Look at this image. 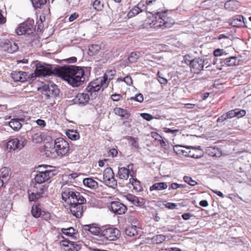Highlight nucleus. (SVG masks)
<instances>
[{"instance_id":"f257e3e1","label":"nucleus","mask_w":251,"mask_h":251,"mask_svg":"<svg viewBox=\"0 0 251 251\" xmlns=\"http://www.w3.org/2000/svg\"><path fill=\"white\" fill-rule=\"evenodd\" d=\"M56 72L73 87L79 86L85 81L84 70L79 67L65 66L57 68Z\"/></svg>"},{"instance_id":"f03ea898","label":"nucleus","mask_w":251,"mask_h":251,"mask_svg":"<svg viewBox=\"0 0 251 251\" xmlns=\"http://www.w3.org/2000/svg\"><path fill=\"white\" fill-rule=\"evenodd\" d=\"M115 74V71H107L103 77L97 78L90 83L87 87V91L91 93L92 97H95L101 87L103 89L108 86L109 81L113 78Z\"/></svg>"},{"instance_id":"7ed1b4c3","label":"nucleus","mask_w":251,"mask_h":251,"mask_svg":"<svg viewBox=\"0 0 251 251\" xmlns=\"http://www.w3.org/2000/svg\"><path fill=\"white\" fill-rule=\"evenodd\" d=\"M148 23L153 28H170L175 23L174 20L168 17L166 11L157 12L148 19Z\"/></svg>"},{"instance_id":"20e7f679","label":"nucleus","mask_w":251,"mask_h":251,"mask_svg":"<svg viewBox=\"0 0 251 251\" xmlns=\"http://www.w3.org/2000/svg\"><path fill=\"white\" fill-rule=\"evenodd\" d=\"M62 199L69 205L79 201L80 203H86V199L80 194L75 191L72 186L63 185L62 187Z\"/></svg>"},{"instance_id":"39448f33","label":"nucleus","mask_w":251,"mask_h":251,"mask_svg":"<svg viewBox=\"0 0 251 251\" xmlns=\"http://www.w3.org/2000/svg\"><path fill=\"white\" fill-rule=\"evenodd\" d=\"M98 179L108 187L114 188L117 186V181L114 178V174L111 168H106L104 170L102 175L101 174L99 175Z\"/></svg>"},{"instance_id":"423d86ee","label":"nucleus","mask_w":251,"mask_h":251,"mask_svg":"<svg viewBox=\"0 0 251 251\" xmlns=\"http://www.w3.org/2000/svg\"><path fill=\"white\" fill-rule=\"evenodd\" d=\"M54 148L57 155L60 157L67 155L69 151L68 143L63 138H59L54 141Z\"/></svg>"},{"instance_id":"0eeeda50","label":"nucleus","mask_w":251,"mask_h":251,"mask_svg":"<svg viewBox=\"0 0 251 251\" xmlns=\"http://www.w3.org/2000/svg\"><path fill=\"white\" fill-rule=\"evenodd\" d=\"M42 92L43 95L47 99H52L54 101V99L58 95L59 90L56 85L53 83L50 84H45L42 87Z\"/></svg>"},{"instance_id":"6e6552de","label":"nucleus","mask_w":251,"mask_h":251,"mask_svg":"<svg viewBox=\"0 0 251 251\" xmlns=\"http://www.w3.org/2000/svg\"><path fill=\"white\" fill-rule=\"evenodd\" d=\"M26 143V140L23 137L20 139H11L7 142L6 148L9 151H14L16 149L20 150L24 147Z\"/></svg>"},{"instance_id":"1a4fd4ad","label":"nucleus","mask_w":251,"mask_h":251,"mask_svg":"<svg viewBox=\"0 0 251 251\" xmlns=\"http://www.w3.org/2000/svg\"><path fill=\"white\" fill-rule=\"evenodd\" d=\"M44 185L35 184L31 186L28 190L29 200L34 201L38 199L44 193Z\"/></svg>"},{"instance_id":"9d476101","label":"nucleus","mask_w":251,"mask_h":251,"mask_svg":"<svg viewBox=\"0 0 251 251\" xmlns=\"http://www.w3.org/2000/svg\"><path fill=\"white\" fill-rule=\"evenodd\" d=\"M54 175L53 172L50 170H47L46 171H41L39 172L35 176L34 180L36 182L35 184H39L43 185L42 184L47 181L50 178Z\"/></svg>"},{"instance_id":"9b49d317","label":"nucleus","mask_w":251,"mask_h":251,"mask_svg":"<svg viewBox=\"0 0 251 251\" xmlns=\"http://www.w3.org/2000/svg\"><path fill=\"white\" fill-rule=\"evenodd\" d=\"M120 231L116 228H107L104 229L101 232V236L109 241H114L120 235Z\"/></svg>"},{"instance_id":"f8f14e48","label":"nucleus","mask_w":251,"mask_h":251,"mask_svg":"<svg viewBox=\"0 0 251 251\" xmlns=\"http://www.w3.org/2000/svg\"><path fill=\"white\" fill-rule=\"evenodd\" d=\"M185 150L187 153H185L183 156L188 157L199 158L202 156L201 147L186 146Z\"/></svg>"},{"instance_id":"ddd939ff","label":"nucleus","mask_w":251,"mask_h":251,"mask_svg":"<svg viewBox=\"0 0 251 251\" xmlns=\"http://www.w3.org/2000/svg\"><path fill=\"white\" fill-rule=\"evenodd\" d=\"M60 245L64 251H79L81 248L80 245L66 240L60 241Z\"/></svg>"},{"instance_id":"4468645a","label":"nucleus","mask_w":251,"mask_h":251,"mask_svg":"<svg viewBox=\"0 0 251 251\" xmlns=\"http://www.w3.org/2000/svg\"><path fill=\"white\" fill-rule=\"evenodd\" d=\"M84 203L77 201L70 205V211L76 218H79L82 217L84 210V206L82 205Z\"/></svg>"},{"instance_id":"2eb2a0df","label":"nucleus","mask_w":251,"mask_h":251,"mask_svg":"<svg viewBox=\"0 0 251 251\" xmlns=\"http://www.w3.org/2000/svg\"><path fill=\"white\" fill-rule=\"evenodd\" d=\"M134 174L133 165L130 164L127 165V168L122 167L119 168L118 174L120 178L127 179L129 176H130L132 177Z\"/></svg>"},{"instance_id":"dca6fc26","label":"nucleus","mask_w":251,"mask_h":251,"mask_svg":"<svg viewBox=\"0 0 251 251\" xmlns=\"http://www.w3.org/2000/svg\"><path fill=\"white\" fill-rule=\"evenodd\" d=\"M204 60L200 58L192 60L190 62V66L192 72L198 74L203 70Z\"/></svg>"},{"instance_id":"f3484780","label":"nucleus","mask_w":251,"mask_h":251,"mask_svg":"<svg viewBox=\"0 0 251 251\" xmlns=\"http://www.w3.org/2000/svg\"><path fill=\"white\" fill-rule=\"evenodd\" d=\"M33 31L32 25L27 23H23L19 25L16 32L18 35L30 34Z\"/></svg>"},{"instance_id":"a211bd4d","label":"nucleus","mask_w":251,"mask_h":251,"mask_svg":"<svg viewBox=\"0 0 251 251\" xmlns=\"http://www.w3.org/2000/svg\"><path fill=\"white\" fill-rule=\"evenodd\" d=\"M86 91H87L86 90ZM88 93H78L75 97L74 100L75 102L76 103H78L79 104L81 105H85L86 104L89 100L90 99V95L92 99L95 98L97 96L95 97H92V96L91 95L90 93H89L88 91H87Z\"/></svg>"},{"instance_id":"6ab92c4d","label":"nucleus","mask_w":251,"mask_h":251,"mask_svg":"<svg viewBox=\"0 0 251 251\" xmlns=\"http://www.w3.org/2000/svg\"><path fill=\"white\" fill-rule=\"evenodd\" d=\"M35 74L37 76H47L51 75L52 71L49 65H42L40 64L36 65L35 71Z\"/></svg>"},{"instance_id":"aec40b11","label":"nucleus","mask_w":251,"mask_h":251,"mask_svg":"<svg viewBox=\"0 0 251 251\" xmlns=\"http://www.w3.org/2000/svg\"><path fill=\"white\" fill-rule=\"evenodd\" d=\"M111 207L112 211L114 213L119 215L125 214L127 210L126 205L118 201L112 202L111 203Z\"/></svg>"},{"instance_id":"412c9836","label":"nucleus","mask_w":251,"mask_h":251,"mask_svg":"<svg viewBox=\"0 0 251 251\" xmlns=\"http://www.w3.org/2000/svg\"><path fill=\"white\" fill-rule=\"evenodd\" d=\"M3 49L9 53H12L18 50V46L13 41L5 40L1 45Z\"/></svg>"},{"instance_id":"4be33fe9","label":"nucleus","mask_w":251,"mask_h":251,"mask_svg":"<svg viewBox=\"0 0 251 251\" xmlns=\"http://www.w3.org/2000/svg\"><path fill=\"white\" fill-rule=\"evenodd\" d=\"M11 76L14 81L24 82L29 78L28 74L22 71H14L11 74Z\"/></svg>"},{"instance_id":"5701e85b","label":"nucleus","mask_w":251,"mask_h":251,"mask_svg":"<svg viewBox=\"0 0 251 251\" xmlns=\"http://www.w3.org/2000/svg\"><path fill=\"white\" fill-rule=\"evenodd\" d=\"M126 198L129 201L138 206H143L146 203V200L144 199L141 197H136L131 194L127 195Z\"/></svg>"},{"instance_id":"b1692460","label":"nucleus","mask_w":251,"mask_h":251,"mask_svg":"<svg viewBox=\"0 0 251 251\" xmlns=\"http://www.w3.org/2000/svg\"><path fill=\"white\" fill-rule=\"evenodd\" d=\"M246 19L241 15H237L234 17L230 21V24L235 27H243L246 26L245 21Z\"/></svg>"},{"instance_id":"393cba45","label":"nucleus","mask_w":251,"mask_h":251,"mask_svg":"<svg viewBox=\"0 0 251 251\" xmlns=\"http://www.w3.org/2000/svg\"><path fill=\"white\" fill-rule=\"evenodd\" d=\"M61 232L64 235L68 237H70L73 239L76 240L77 238L78 233L76 230L73 227H70L67 228H62L61 229Z\"/></svg>"},{"instance_id":"a878e982","label":"nucleus","mask_w":251,"mask_h":251,"mask_svg":"<svg viewBox=\"0 0 251 251\" xmlns=\"http://www.w3.org/2000/svg\"><path fill=\"white\" fill-rule=\"evenodd\" d=\"M83 229L85 231H89L91 233L95 235H99L101 236L102 230L100 228L94 225H86L83 226Z\"/></svg>"},{"instance_id":"bb28decb","label":"nucleus","mask_w":251,"mask_h":251,"mask_svg":"<svg viewBox=\"0 0 251 251\" xmlns=\"http://www.w3.org/2000/svg\"><path fill=\"white\" fill-rule=\"evenodd\" d=\"M239 6V2L234 0H228L225 4V8L229 11H235Z\"/></svg>"},{"instance_id":"cd10ccee","label":"nucleus","mask_w":251,"mask_h":251,"mask_svg":"<svg viewBox=\"0 0 251 251\" xmlns=\"http://www.w3.org/2000/svg\"><path fill=\"white\" fill-rule=\"evenodd\" d=\"M83 182L85 186L90 189H96L98 187V183L92 178H84Z\"/></svg>"},{"instance_id":"c85d7f7f","label":"nucleus","mask_w":251,"mask_h":251,"mask_svg":"<svg viewBox=\"0 0 251 251\" xmlns=\"http://www.w3.org/2000/svg\"><path fill=\"white\" fill-rule=\"evenodd\" d=\"M168 187L167 183L166 182H158L153 184L152 186H151L150 188V190L151 191H152L154 190H163L167 189Z\"/></svg>"},{"instance_id":"c756f323","label":"nucleus","mask_w":251,"mask_h":251,"mask_svg":"<svg viewBox=\"0 0 251 251\" xmlns=\"http://www.w3.org/2000/svg\"><path fill=\"white\" fill-rule=\"evenodd\" d=\"M101 50V47L97 44H91L88 47V53L90 55L93 56L97 54Z\"/></svg>"},{"instance_id":"7c9ffc66","label":"nucleus","mask_w":251,"mask_h":251,"mask_svg":"<svg viewBox=\"0 0 251 251\" xmlns=\"http://www.w3.org/2000/svg\"><path fill=\"white\" fill-rule=\"evenodd\" d=\"M68 137L73 140H76L79 138L78 132L75 130L68 129L66 132Z\"/></svg>"},{"instance_id":"2f4dec72","label":"nucleus","mask_w":251,"mask_h":251,"mask_svg":"<svg viewBox=\"0 0 251 251\" xmlns=\"http://www.w3.org/2000/svg\"><path fill=\"white\" fill-rule=\"evenodd\" d=\"M114 112L116 115L125 118V119H128L129 117V114L126 110L120 107L115 108L114 109Z\"/></svg>"},{"instance_id":"473e14b6","label":"nucleus","mask_w":251,"mask_h":251,"mask_svg":"<svg viewBox=\"0 0 251 251\" xmlns=\"http://www.w3.org/2000/svg\"><path fill=\"white\" fill-rule=\"evenodd\" d=\"M125 233L127 236L133 237L137 234L136 226H132L127 227L125 230Z\"/></svg>"},{"instance_id":"72a5a7b5","label":"nucleus","mask_w":251,"mask_h":251,"mask_svg":"<svg viewBox=\"0 0 251 251\" xmlns=\"http://www.w3.org/2000/svg\"><path fill=\"white\" fill-rule=\"evenodd\" d=\"M129 183L133 186V188L135 191L140 192L142 190V187L140 182L137 179L132 177L129 179Z\"/></svg>"},{"instance_id":"f704fd0d","label":"nucleus","mask_w":251,"mask_h":251,"mask_svg":"<svg viewBox=\"0 0 251 251\" xmlns=\"http://www.w3.org/2000/svg\"><path fill=\"white\" fill-rule=\"evenodd\" d=\"M238 60L236 57H230L224 59L223 63L228 66H233L238 64Z\"/></svg>"},{"instance_id":"c9c22d12","label":"nucleus","mask_w":251,"mask_h":251,"mask_svg":"<svg viewBox=\"0 0 251 251\" xmlns=\"http://www.w3.org/2000/svg\"><path fill=\"white\" fill-rule=\"evenodd\" d=\"M10 176V170L6 167H3L0 170V178L3 180L8 179Z\"/></svg>"},{"instance_id":"e433bc0d","label":"nucleus","mask_w":251,"mask_h":251,"mask_svg":"<svg viewBox=\"0 0 251 251\" xmlns=\"http://www.w3.org/2000/svg\"><path fill=\"white\" fill-rule=\"evenodd\" d=\"M9 125L16 131L19 130L22 127V125L18 119L11 120L9 123Z\"/></svg>"},{"instance_id":"4c0bfd02","label":"nucleus","mask_w":251,"mask_h":251,"mask_svg":"<svg viewBox=\"0 0 251 251\" xmlns=\"http://www.w3.org/2000/svg\"><path fill=\"white\" fill-rule=\"evenodd\" d=\"M142 10L140 9L138 6L136 5L128 12L127 16L128 18H131L139 13L142 12Z\"/></svg>"},{"instance_id":"58836bf2","label":"nucleus","mask_w":251,"mask_h":251,"mask_svg":"<svg viewBox=\"0 0 251 251\" xmlns=\"http://www.w3.org/2000/svg\"><path fill=\"white\" fill-rule=\"evenodd\" d=\"M165 239V236L162 234H159L154 236L151 238V242L154 244H160L164 242Z\"/></svg>"},{"instance_id":"ea45409f","label":"nucleus","mask_w":251,"mask_h":251,"mask_svg":"<svg viewBox=\"0 0 251 251\" xmlns=\"http://www.w3.org/2000/svg\"><path fill=\"white\" fill-rule=\"evenodd\" d=\"M185 147L186 146L175 145L174 147V150L177 154L183 155L184 153H187V151L185 150Z\"/></svg>"},{"instance_id":"a19ab883","label":"nucleus","mask_w":251,"mask_h":251,"mask_svg":"<svg viewBox=\"0 0 251 251\" xmlns=\"http://www.w3.org/2000/svg\"><path fill=\"white\" fill-rule=\"evenodd\" d=\"M47 0H31L32 5L35 8H40L42 5L45 4Z\"/></svg>"},{"instance_id":"79ce46f5","label":"nucleus","mask_w":251,"mask_h":251,"mask_svg":"<svg viewBox=\"0 0 251 251\" xmlns=\"http://www.w3.org/2000/svg\"><path fill=\"white\" fill-rule=\"evenodd\" d=\"M139 56V53L132 52L128 57V60L130 63H134L138 59Z\"/></svg>"},{"instance_id":"37998d69","label":"nucleus","mask_w":251,"mask_h":251,"mask_svg":"<svg viewBox=\"0 0 251 251\" xmlns=\"http://www.w3.org/2000/svg\"><path fill=\"white\" fill-rule=\"evenodd\" d=\"M31 213L33 217L38 218L41 214V210L37 205H34L32 206Z\"/></svg>"},{"instance_id":"c03bdc74","label":"nucleus","mask_w":251,"mask_h":251,"mask_svg":"<svg viewBox=\"0 0 251 251\" xmlns=\"http://www.w3.org/2000/svg\"><path fill=\"white\" fill-rule=\"evenodd\" d=\"M184 181L191 186H195L197 184V182L193 180L191 177L185 176L183 178Z\"/></svg>"},{"instance_id":"a18cd8bd","label":"nucleus","mask_w":251,"mask_h":251,"mask_svg":"<svg viewBox=\"0 0 251 251\" xmlns=\"http://www.w3.org/2000/svg\"><path fill=\"white\" fill-rule=\"evenodd\" d=\"M93 6L96 10L100 11L102 9L103 7V4L100 0H96L93 3Z\"/></svg>"},{"instance_id":"49530a36","label":"nucleus","mask_w":251,"mask_h":251,"mask_svg":"<svg viewBox=\"0 0 251 251\" xmlns=\"http://www.w3.org/2000/svg\"><path fill=\"white\" fill-rule=\"evenodd\" d=\"M163 204L166 208L169 209H176L177 207V205L176 203L167 202L166 201L164 202Z\"/></svg>"},{"instance_id":"de8ad7c7","label":"nucleus","mask_w":251,"mask_h":251,"mask_svg":"<svg viewBox=\"0 0 251 251\" xmlns=\"http://www.w3.org/2000/svg\"><path fill=\"white\" fill-rule=\"evenodd\" d=\"M129 139L130 141V144L132 147L135 148H137L138 147L137 139L132 137H129Z\"/></svg>"},{"instance_id":"09e8293b","label":"nucleus","mask_w":251,"mask_h":251,"mask_svg":"<svg viewBox=\"0 0 251 251\" xmlns=\"http://www.w3.org/2000/svg\"><path fill=\"white\" fill-rule=\"evenodd\" d=\"M32 138L33 141L35 143H38V142H41L42 140L41 135L37 133L33 135L32 137Z\"/></svg>"},{"instance_id":"8fccbe9b","label":"nucleus","mask_w":251,"mask_h":251,"mask_svg":"<svg viewBox=\"0 0 251 251\" xmlns=\"http://www.w3.org/2000/svg\"><path fill=\"white\" fill-rule=\"evenodd\" d=\"M236 110H232L226 113L227 119H230L236 116Z\"/></svg>"},{"instance_id":"3c124183","label":"nucleus","mask_w":251,"mask_h":251,"mask_svg":"<svg viewBox=\"0 0 251 251\" xmlns=\"http://www.w3.org/2000/svg\"><path fill=\"white\" fill-rule=\"evenodd\" d=\"M111 99L113 101H118L122 99V96L120 94H114L111 96Z\"/></svg>"},{"instance_id":"603ef678","label":"nucleus","mask_w":251,"mask_h":251,"mask_svg":"<svg viewBox=\"0 0 251 251\" xmlns=\"http://www.w3.org/2000/svg\"><path fill=\"white\" fill-rule=\"evenodd\" d=\"M141 116L144 119L150 121L153 119V117L150 114L142 113Z\"/></svg>"},{"instance_id":"864d4df0","label":"nucleus","mask_w":251,"mask_h":251,"mask_svg":"<svg viewBox=\"0 0 251 251\" xmlns=\"http://www.w3.org/2000/svg\"><path fill=\"white\" fill-rule=\"evenodd\" d=\"M124 81L128 85H130L132 84V80L131 77L129 75L125 76L124 79Z\"/></svg>"},{"instance_id":"5fc2aeb1","label":"nucleus","mask_w":251,"mask_h":251,"mask_svg":"<svg viewBox=\"0 0 251 251\" xmlns=\"http://www.w3.org/2000/svg\"><path fill=\"white\" fill-rule=\"evenodd\" d=\"M118 151L115 149H111L108 152V155L112 157H115L117 155Z\"/></svg>"},{"instance_id":"6e6d98bb","label":"nucleus","mask_w":251,"mask_h":251,"mask_svg":"<svg viewBox=\"0 0 251 251\" xmlns=\"http://www.w3.org/2000/svg\"><path fill=\"white\" fill-rule=\"evenodd\" d=\"M236 116L239 118V117H242L244 116V115H245L246 111L245 110H238V109H236Z\"/></svg>"},{"instance_id":"4d7b16f0","label":"nucleus","mask_w":251,"mask_h":251,"mask_svg":"<svg viewBox=\"0 0 251 251\" xmlns=\"http://www.w3.org/2000/svg\"><path fill=\"white\" fill-rule=\"evenodd\" d=\"M224 51L223 50L217 49L214 50V55L215 56H219L222 55Z\"/></svg>"},{"instance_id":"13d9d810","label":"nucleus","mask_w":251,"mask_h":251,"mask_svg":"<svg viewBox=\"0 0 251 251\" xmlns=\"http://www.w3.org/2000/svg\"><path fill=\"white\" fill-rule=\"evenodd\" d=\"M157 0H146V3L147 6H151L156 4Z\"/></svg>"},{"instance_id":"bf43d9fd","label":"nucleus","mask_w":251,"mask_h":251,"mask_svg":"<svg viewBox=\"0 0 251 251\" xmlns=\"http://www.w3.org/2000/svg\"><path fill=\"white\" fill-rule=\"evenodd\" d=\"M78 17V15L76 13L72 14L69 18V22H73Z\"/></svg>"},{"instance_id":"052dcab7","label":"nucleus","mask_w":251,"mask_h":251,"mask_svg":"<svg viewBox=\"0 0 251 251\" xmlns=\"http://www.w3.org/2000/svg\"><path fill=\"white\" fill-rule=\"evenodd\" d=\"M36 124L41 126V127H44L46 126V123L45 121L41 120V119H38L36 121Z\"/></svg>"},{"instance_id":"680f3d73","label":"nucleus","mask_w":251,"mask_h":251,"mask_svg":"<svg viewBox=\"0 0 251 251\" xmlns=\"http://www.w3.org/2000/svg\"><path fill=\"white\" fill-rule=\"evenodd\" d=\"M51 167L50 166H47V165H40L38 167V169L39 170V172L41 171H46L47 170L48 168H51Z\"/></svg>"},{"instance_id":"e2e57ef3","label":"nucleus","mask_w":251,"mask_h":251,"mask_svg":"<svg viewBox=\"0 0 251 251\" xmlns=\"http://www.w3.org/2000/svg\"><path fill=\"white\" fill-rule=\"evenodd\" d=\"M144 98L142 94L139 93L136 95V101L141 102L143 101Z\"/></svg>"},{"instance_id":"0e129e2a","label":"nucleus","mask_w":251,"mask_h":251,"mask_svg":"<svg viewBox=\"0 0 251 251\" xmlns=\"http://www.w3.org/2000/svg\"><path fill=\"white\" fill-rule=\"evenodd\" d=\"M192 217V215L190 213H186L182 215V218L185 220H188Z\"/></svg>"},{"instance_id":"69168bd1","label":"nucleus","mask_w":251,"mask_h":251,"mask_svg":"<svg viewBox=\"0 0 251 251\" xmlns=\"http://www.w3.org/2000/svg\"><path fill=\"white\" fill-rule=\"evenodd\" d=\"M226 116H226V114L223 115L222 116H221V117L218 118V119H217V122H223L225 120L227 119Z\"/></svg>"},{"instance_id":"338daca9","label":"nucleus","mask_w":251,"mask_h":251,"mask_svg":"<svg viewBox=\"0 0 251 251\" xmlns=\"http://www.w3.org/2000/svg\"><path fill=\"white\" fill-rule=\"evenodd\" d=\"M137 6H138L140 9H141L142 7H145L146 9L149 8V6H147V5L146 4H145L142 2H139L137 5Z\"/></svg>"},{"instance_id":"774afa93","label":"nucleus","mask_w":251,"mask_h":251,"mask_svg":"<svg viewBox=\"0 0 251 251\" xmlns=\"http://www.w3.org/2000/svg\"><path fill=\"white\" fill-rule=\"evenodd\" d=\"M200 205L203 207H206L208 205V203L206 200H202L200 202Z\"/></svg>"}]
</instances>
